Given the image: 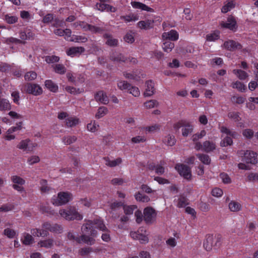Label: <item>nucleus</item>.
Segmentation results:
<instances>
[{"label":"nucleus","mask_w":258,"mask_h":258,"mask_svg":"<svg viewBox=\"0 0 258 258\" xmlns=\"http://www.w3.org/2000/svg\"><path fill=\"white\" fill-rule=\"evenodd\" d=\"M174 47V44L173 42H171L170 41H165L163 43L162 48L164 51L167 52H169L171 51L172 49Z\"/></svg>","instance_id":"nucleus-34"},{"label":"nucleus","mask_w":258,"mask_h":258,"mask_svg":"<svg viewBox=\"0 0 258 258\" xmlns=\"http://www.w3.org/2000/svg\"><path fill=\"white\" fill-rule=\"evenodd\" d=\"M108 112V109L106 107L101 106L100 107L95 115V117L97 118H100L104 116Z\"/></svg>","instance_id":"nucleus-37"},{"label":"nucleus","mask_w":258,"mask_h":258,"mask_svg":"<svg viewBox=\"0 0 258 258\" xmlns=\"http://www.w3.org/2000/svg\"><path fill=\"white\" fill-rule=\"evenodd\" d=\"M25 91L27 93L34 95H39L42 92V88L37 84L27 83L25 86Z\"/></svg>","instance_id":"nucleus-9"},{"label":"nucleus","mask_w":258,"mask_h":258,"mask_svg":"<svg viewBox=\"0 0 258 258\" xmlns=\"http://www.w3.org/2000/svg\"><path fill=\"white\" fill-rule=\"evenodd\" d=\"M40 161V158L38 156H32L28 159V162L30 165H33Z\"/></svg>","instance_id":"nucleus-64"},{"label":"nucleus","mask_w":258,"mask_h":258,"mask_svg":"<svg viewBox=\"0 0 258 258\" xmlns=\"http://www.w3.org/2000/svg\"><path fill=\"white\" fill-rule=\"evenodd\" d=\"M163 142L168 146H172L175 144L176 139L173 135L169 134L164 138Z\"/></svg>","instance_id":"nucleus-25"},{"label":"nucleus","mask_w":258,"mask_h":258,"mask_svg":"<svg viewBox=\"0 0 258 258\" xmlns=\"http://www.w3.org/2000/svg\"><path fill=\"white\" fill-rule=\"evenodd\" d=\"M229 208L232 212H238L241 209V205L237 202L232 201L229 204Z\"/></svg>","instance_id":"nucleus-26"},{"label":"nucleus","mask_w":258,"mask_h":258,"mask_svg":"<svg viewBox=\"0 0 258 258\" xmlns=\"http://www.w3.org/2000/svg\"><path fill=\"white\" fill-rule=\"evenodd\" d=\"M53 240L52 239H48L44 240H41L38 243L40 247H44L46 248H50L53 245Z\"/></svg>","instance_id":"nucleus-30"},{"label":"nucleus","mask_w":258,"mask_h":258,"mask_svg":"<svg viewBox=\"0 0 258 258\" xmlns=\"http://www.w3.org/2000/svg\"><path fill=\"white\" fill-rule=\"evenodd\" d=\"M146 88L144 92L145 97H151L153 96L155 92L154 83L152 80H148L146 82Z\"/></svg>","instance_id":"nucleus-13"},{"label":"nucleus","mask_w":258,"mask_h":258,"mask_svg":"<svg viewBox=\"0 0 258 258\" xmlns=\"http://www.w3.org/2000/svg\"><path fill=\"white\" fill-rule=\"evenodd\" d=\"M67 237L70 240H75L78 243L82 242L87 244L88 245H92L95 243V239L92 237L89 236L87 233H83L80 237H76L75 235L71 232L68 233Z\"/></svg>","instance_id":"nucleus-3"},{"label":"nucleus","mask_w":258,"mask_h":258,"mask_svg":"<svg viewBox=\"0 0 258 258\" xmlns=\"http://www.w3.org/2000/svg\"><path fill=\"white\" fill-rule=\"evenodd\" d=\"M40 189L43 193L48 192L50 190V187L47 186V182L45 179H41L40 181Z\"/></svg>","instance_id":"nucleus-38"},{"label":"nucleus","mask_w":258,"mask_h":258,"mask_svg":"<svg viewBox=\"0 0 258 258\" xmlns=\"http://www.w3.org/2000/svg\"><path fill=\"white\" fill-rule=\"evenodd\" d=\"M135 196L136 200L138 201L148 202L150 200V199L148 196L141 194L140 191L138 192Z\"/></svg>","instance_id":"nucleus-32"},{"label":"nucleus","mask_w":258,"mask_h":258,"mask_svg":"<svg viewBox=\"0 0 258 258\" xmlns=\"http://www.w3.org/2000/svg\"><path fill=\"white\" fill-rule=\"evenodd\" d=\"M220 130L222 133L226 134L227 135L232 136V137H235L237 135V133L236 132H233L228 128L224 126L221 127Z\"/></svg>","instance_id":"nucleus-54"},{"label":"nucleus","mask_w":258,"mask_h":258,"mask_svg":"<svg viewBox=\"0 0 258 258\" xmlns=\"http://www.w3.org/2000/svg\"><path fill=\"white\" fill-rule=\"evenodd\" d=\"M223 46L228 50L232 51L239 50L242 48V46L239 43L232 40L225 41Z\"/></svg>","instance_id":"nucleus-11"},{"label":"nucleus","mask_w":258,"mask_h":258,"mask_svg":"<svg viewBox=\"0 0 258 258\" xmlns=\"http://www.w3.org/2000/svg\"><path fill=\"white\" fill-rule=\"evenodd\" d=\"M6 43L8 44H11L12 43L15 44H25V42L20 39L15 38L14 37H10L6 40Z\"/></svg>","instance_id":"nucleus-45"},{"label":"nucleus","mask_w":258,"mask_h":258,"mask_svg":"<svg viewBox=\"0 0 258 258\" xmlns=\"http://www.w3.org/2000/svg\"><path fill=\"white\" fill-rule=\"evenodd\" d=\"M37 77V74L34 71L27 72L25 76V80L27 81H31L35 80Z\"/></svg>","instance_id":"nucleus-44"},{"label":"nucleus","mask_w":258,"mask_h":258,"mask_svg":"<svg viewBox=\"0 0 258 258\" xmlns=\"http://www.w3.org/2000/svg\"><path fill=\"white\" fill-rule=\"evenodd\" d=\"M59 60V57L56 55L51 56H46L45 57V60L47 63H54L58 62Z\"/></svg>","instance_id":"nucleus-53"},{"label":"nucleus","mask_w":258,"mask_h":258,"mask_svg":"<svg viewBox=\"0 0 258 258\" xmlns=\"http://www.w3.org/2000/svg\"><path fill=\"white\" fill-rule=\"evenodd\" d=\"M42 228L46 229L51 232L57 234H60L63 232V227L60 225L58 224H51L48 222L43 223Z\"/></svg>","instance_id":"nucleus-8"},{"label":"nucleus","mask_w":258,"mask_h":258,"mask_svg":"<svg viewBox=\"0 0 258 258\" xmlns=\"http://www.w3.org/2000/svg\"><path fill=\"white\" fill-rule=\"evenodd\" d=\"M192 131L193 125L186 120L182 129V135L183 137H187L189 134H191Z\"/></svg>","instance_id":"nucleus-18"},{"label":"nucleus","mask_w":258,"mask_h":258,"mask_svg":"<svg viewBox=\"0 0 258 258\" xmlns=\"http://www.w3.org/2000/svg\"><path fill=\"white\" fill-rule=\"evenodd\" d=\"M79 120L75 117H68L66 119V125L67 127H73L79 123Z\"/></svg>","instance_id":"nucleus-29"},{"label":"nucleus","mask_w":258,"mask_h":258,"mask_svg":"<svg viewBox=\"0 0 258 258\" xmlns=\"http://www.w3.org/2000/svg\"><path fill=\"white\" fill-rule=\"evenodd\" d=\"M232 87L233 88L237 89L240 92H245V91L246 90V87L244 85V84L239 81H236L234 83H233Z\"/></svg>","instance_id":"nucleus-35"},{"label":"nucleus","mask_w":258,"mask_h":258,"mask_svg":"<svg viewBox=\"0 0 258 258\" xmlns=\"http://www.w3.org/2000/svg\"><path fill=\"white\" fill-rule=\"evenodd\" d=\"M72 199V194L69 192H59L57 197L52 198L51 203L55 206H60L67 204Z\"/></svg>","instance_id":"nucleus-4"},{"label":"nucleus","mask_w":258,"mask_h":258,"mask_svg":"<svg viewBox=\"0 0 258 258\" xmlns=\"http://www.w3.org/2000/svg\"><path fill=\"white\" fill-rule=\"evenodd\" d=\"M22 121L17 123L16 124V126H13V127L10 128L7 131V133H8V134H11L14 132H17L18 131H20L22 128Z\"/></svg>","instance_id":"nucleus-48"},{"label":"nucleus","mask_w":258,"mask_h":258,"mask_svg":"<svg viewBox=\"0 0 258 258\" xmlns=\"http://www.w3.org/2000/svg\"><path fill=\"white\" fill-rule=\"evenodd\" d=\"M233 72L240 80H245L248 77L247 73L241 70H234Z\"/></svg>","instance_id":"nucleus-33"},{"label":"nucleus","mask_w":258,"mask_h":258,"mask_svg":"<svg viewBox=\"0 0 258 258\" xmlns=\"http://www.w3.org/2000/svg\"><path fill=\"white\" fill-rule=\"evenodd\" d=\"M85 221L86 223L82 226V233H87L89 236L92 237L93 239H95L97 235V231L95 229V228L103 231H108V229L103 221L100 219H94L93 221L88 220Z\"/></svg>","instance_id":"nucleus-1"},{"label":"nucleus","mask_w":258,"mask_h":258,"mask_svg":"<svg viewBox=\"0 0 258 258\" xmlns=\"http://www.w3.org/2000/svg\"><path fill=\"white\" fill-rule=\"evenodd\" d=\"M196 156L200 161L205 164H209L211 162V159L209 155L204 154H197Z\"/></svg>","instance_id":"nucleus-31"},{"label":"nucleus","mask_w":258,"mask_h":258,"mask_svg":"<svg viewBox=\"0 0 258 258\" xmlns=\"http://www.w3.org/2000/svg\"><path fill=\"white\" fill-rule=\"evenodd\" d=\"M59 213L61 217L68 220H80L83 219V216L79 213L74 207H71L67 209L60 210Z\"/></svg>","instance_id":"nucleus-2"},{"label":"nucleus","mask_w":258,"mask_h":258,"mask_svg":"<svg viewBox=\"0 0 258 258\" xmlns=\"http://www.w3.org/2000/svg\"><path fill=\"white\" fill-rule=\"evenodd\" d=\"M83 28L86 30H89L94 33L102 34L105 31V29L103 28L97 27L90 24H86Z\"/></svg>","instance_id":"nucleus-20"},{"label":"nucleus","mask_w":258,"mask_h":258,"mask_svg":"<svg viewBox=\"0 0 258 258\" xmlns=\"http://www.w3.org/2000/svg\"><path fill=\"white\" fill-rule=\"evenodd\" d=\"M109 59L117 63L127 62L128 59L123 54L116 51H112L109 55Z\"/></svg>","instance_id":"nucleus-10"},{"label":"nucleus","mask_w":258,"mask_h":258,"mask_svg":"<svg viewBox=\"0 0 258 258\" xmlns=\"http://www.w3.org/2000/svg\"><path fill=\"white\" fill-rule=\"evenodd\" d=\"M30 140L28 139L21 141L19 144L17 145V147L19 149L22 150H28V151H31L28 147V143Z\"/></svg>","instance_id":"nucleus-39"},{"label":"nucleus","mask_w":258,"mask_h":258,"mask_svg":"<svg viewBox=\"0 0 258 258\" xmlns=\"http://www.w3.org/2000/svg\"><path fill=\"white\" fill-rule=\"evenodd\" d=\"M54 71L59 74H64L66 72L65 67L62 64H56L53 67Z\"/></svg>","instance_id":"nucleus-36"},{"label":"nucleus","mask_w":258,"mask_h":258,"mask_svg":"<svg viewBox=\"0 0 258 258\" xmlns=\"http://www.w3.org/2000/svg\"><path fill=\"white\" fill-rule=\"evenodd\" d=\"M203 151L207 153H210L216 149V145L213 142L206 141L203 143Z\"/></svg>","instance_id":"nucleus-22"},{"label":"nucleus","mask_w":258,"mask_h":258,"mask_svg":"<svg viewBox=\"0 0 258 258\" xmlns=\"http://www.w3.org/2000/svg\"><path fill=\"white\" fill-rule=\"evenodd\" d=\"M219 38V32L218 31L215 32L213 33L207 35L206 39L208 41H212L217 40Z\"/></svg>","instance_id":"nucleus-46"},{"label":"nucleus","mask_w":258,"mask_h":258,"mask_svg":"<svg viewBox=\"0 0 258 258\" xmlns=\"http://www.w3.org/2000/svg\"><path fill=\"white\" fill-rule=\"evenodd\" d=\"M70 40L76 42H85L87 41V38L82 36L73 35L72 39Z\"/></svg>","instance_id":"nucleus-60"},{"label":"nucleus","mask_w":258,"mask_h":258,"mask_svg":"<svg viewBox=\"0 0 258 258\" xmlns=\"http://www.w3.org/2000/svg\"><path fill=\"white\" fill-rule=\"evenodd\" d=\"M22 242L25 245H30L33 243L34 238L32 236L29 234H26L24 236V238L21 239Z\"/></svg>","instance_id":"nucleus-40"},{"label":"nucleus","mask_w":258,"mask_h":258,"mask_svg":"<svg viewBox=\"0 0 258 258\" xmlns=\"http://www.w3.org/2000/svg\"><path fill=\"white\" fill-rule=\"evenodd\" d=\"M159 105V102L156 100H150L144 103L145 107L147 109H150L157 107Z\"/></svg>","instance_id":"nucleus-43"},{"label":"nucleus","mask_w":258,"mask_h":258,"mask_svg":"<svg viewBox=\"0 0 258 258\" xmlns=\"http://www.w3.org/2000/svg\"><path fill=\"white\" fill-rule=\"evenodd\" d=\"M228 117L233 119L235 121H238L241 120L239 116V113L237 112H230L228 114Z\"/></svg>","instance_id":"nucleus-50"},{"label":"nucleus","mask_w":258,"mask_h":258,"mask_svg":"<svg viewBox=\"0 0 258 258\" xmlns=\"http://www.w3.org/2000/svg\"><path fill=\"white\" fill-rule=\"evenodd\" d=\"M123 76L127 79H132L136 81H138L140 79V77L134 73H128L127 72L123 73Z\"/></svg>","instance_id":"nucleus-57"},{"label":"nucleus","mask_w":258,"mask_h":258,"mask_svg":"<svg viewBox=\"0 0 258 258\" xmlns=\"http://www.w3.org/2000/svg\"><path fill=\"white\" fill-rule=\"evenodd\" d=\"M144 220L148 224L153 223L154 220L156 217V213L155 209L151 207H148L144 210Z\"/></svg>","instance_id":"nucleus-6"},{"label":"nucleus","mask_w":258,"mask_h":258,"mask_svg":"<svg viewBox=\"0 0 258 258\" xmlns=\"http://www.w3.org/2000/svg\"><path fill=\"white\" fill-rule=\"evenodd\" d=\"M12 180L15 183L23 185L25 183V180L21 177L18 176H13L12 177Z\"/></svg>","instance_id":"nucleus-61"},{"label":"nucleus","mask_w":258,"mask_h":258,"mask_svg":"<svg viewBox=\"0 0 258 258\" xmlns=\"http://www.w3.org/2000/svg\"><path fill=\"white\" fill-rule=\"evenodd\" d=\"M214 237L213 235L208 234L206 236L204 242V247L207 251H210L213 246H215L214 242Z\"/></svg>","instance_id":"nucleus-14"},{"label":"nucleus","mask_w":258,"mask_h":258,"mask_svg":"<svg viewBox=\"0 0 258 258\" xmlns=\"http://www.w3.org/2000/svg\"><path fill=\"white\" fill-rule=\"evenodd\" d=\"M162 36L164 39L176 41L178 39V33L175 30H172L168 32L163 33Z\"/></svg>","instance_id":"nucleus-16"},{"label":"nucleus","mask_w":258,"mask_h":258,"mask_svg":"<svg viewBox=\"0 0 258 258\" xmlns=\"http://www.w3.org/2000/svg\"><path fill=\"white\" fill-rule=\"evenodd\" d=\"M103 37L107 39L106 44L110 46H116L118 44V40L116 39L113 38L111 35L109 33H105L103 35Z\"/></svg>","instance_id":"nucleus-23"},{"label":"nucleus","mask_w":258,"mask_h":258,"mask_svg":"<svg viewBox=\"0 0 258 258\" xmlns=\"http://www.w3.org/2000/svg\"><path fill=\"white\" fill-rule=\"evenodd\" d=\"M92 251V248L91 247H84L79 250V253L81 255L85 256L88 255L89 253Z\"/></svg>","instance_id":"nucleus-58"},{"label":"nucleus","mask_w":258,"mask_h":258,"mask_svg":"<svg viewBox=\"0 0 258 258\" xmlns=\"http://www.w3.org/2000/svg\"><path fill=\"white\" fill-rule=\"evenodd\" d=\"M77 139L75 136H66L62 138V141L65 145H69L76 142Z\"/></svg>","instance_id":"nucleus-27"},{"label":"nucleus","mask_w":258,"mask_h":258,"mask_svg":"<svg viewBox=\"0 0 258 258\" xmlns=\"http://www.w3.org/2000/svg\"><path fill=\"white\" fill-rule=\"evenodd\" d=\"M14 208L13 204H5L0 207V212H7L12 210Z\"/></svg>","instance_id":"nucleus-52"},{"label":"nucleus","mask_w":258,"mask_h":258,"mask_svg":"<svg viewBox=\"0 0 258 258\" xmlns=\"http://www.w3.org/2000/svg\"><path fill=\"white\" fill-rule=\"evenodd\" d=\"M118 87L121 90L128 89L131 87V84L128 83L126 81H121L117 84Z\"/></svg>","instance_id":"nucleus-55"},{"label":"nucleus","mask_w":258,"mask_h":258,"mask_svg":"<svg viewBox=\"0 0 258 258\" xmlns=\"http://www.w3.org/2000/svg\"><path fill=\"white\" fill-rule=\"evenodd\" d=\"M220 177L224 183H230L231 182V179L228 175L225 173H221Z\"/></svg>","instance_id":"nucleus-63"},{"label":"nucleus","mask_w":258,"mask_h":258,"mask_svg":"<svg viewBox=\"0 0 258 258\" xmlns=\"http://www.w3.org/2000/svg\"><path fill=\"white\" fill-rule=\"evenodd\" d=\"M131 5L132 7L135 9H141L142 10L146 11L148 12H154V10L153 9L140 2H132L131 3Z\"/></svg>","instance_id":"nucleus-21"},{"label":"nucleus","mask_w":258,"mask_h":258,"mask_svg":"<svg viewBox=\"0 0 258 258\" xmlns=\"http://www.w3.org/2000/svg\"><path fill=\"white\" fill-rule=\"evenodd\" d=\"M4 232V234L10 238H13L16 234V232L14 230L8 228L5 229Z\"/></svg>","instance_id":"nucleus-59"},{"label":"nucleus","mask_w":258,"mask_h":258,"mask_svg":"<svg viewBox=\"0 0 258 258\" xmlns=\"http://www.w3.org/2000/svg\"><path fill=\"white\" fill-rule=\"evenodd\" d=\"M5 20L7 23L12 24L16 23L18 21V17L15 16H10L6 15L5 16Z\"/></svg>","instance_id":"nucleus-47"},{"label":"nucleus","mask_w":258,"mask_h":258,"mask_svg":"<svg viewBox=\"0 0 258 258\" xmlns=\"http://www.w3.org/2000/svg\"><path fill=\"white\" fill-rule=\"evenodd\" d=\"M175 168L179 174L187 180H190L191 173L190 168L186 165L183 164H177Z\"/></svg>","instance_id":"nucleus-5"},{"label":"nucleus","mask_w":258,"mask_h":258,"mask_svg":"<svg viewBox=\"0 0 258 258\" xmlns=\"http://www.w3.org/2000/svg\"><path fill=\"white\" fill-rule=\"evenodd\" d=\"M45 87L51 92H56L58 90V86L51 80H48L45 82Z\"/></svg>","instance_id":"nucleus-28"},{"label":"nucleus","mask_w":258,"mask_h":258,"mask_svg":"<svg viewBox=\"0 0 258 258\" xmlns=\"http://www.w3.org/2000/svg\"><path fill=\"white\" fill-rule=\"evenodd\" d=\"M242 134L246 138L251 139L253 136L254 132L252 130L245 129L243 131Z\"/></svg>","instance_id":"nucleus-62"},{"label":"nucleus","mask_w":258,"mask_h":258,"mask_svg":"<svg viewBox=\"0 0 258 258\" xmlns=\"http://www.w3.org/2000/svg\"><path fill=\"white\" fill-rule=\"evenodd\" d=\"M187 199L183 195H180L178 200L177 206L178 208H182L188 205Z\"/></svg>","instance_id":"nucleus-41"},{"label":"nucleus","mask_w":258,"mask_h":258,"mask_svg":"<svg viewBox=\"0 0 258 258\" xmlns=\"http://www.w3.org/2000/svg\"><path fill=\"white\" fill-rule=\"evenodd\" d=\"M85 50V48L83 47H72L67 50V53L68 55L74 56L81 54Z\"/></svg>","instance_id":"nucleus-17"},{"label":"nucleus","mask_w":258,"mask_h":258,"mask_svg":"<svg viewBox=\"0 0 258 258\" xmlns=\"http://www.w3.org/2000/svg\"><path fill=\"white\" fill-rule=\"evenodd\" d=\"M241 155H243L242 161L246 163L255 164L257 163L256 154L253 152L241 151L239 153Z\"/></svg>","instance_id":"nucleus-7"},{"label":"nucleus","mask_w":258,"mask_h":258,"mask_svg":"<svg viewBox=\"0 0 258 258\" xmlns=\"http://www.w3.org/2000/svg\"><path fill=\"white\" fill-rule=\"evenodd\" d=\"M221 25L222 27L232 31H235L237 27L235 19L233 16H229L227 19V22H223Z\"/></svg>","instance_id":"nucleus-12"},{"label":"nucleus","mask_w":258,"mask_h":258,"mask_svg":"<svg viewBox=\"0 0 258 258\" xmlns=\"http://www.w3.org/2000/svg\"><path fill=\"white\" fill-rule=\"evenodd\" d=\"M103 159L106 162V165L111 167H113L117 165H118L122 162V160L120 158H118L114 160L111 161L110 160L109 158L108 157H105L103 158Z\"/></svg>","instance_id":"nucleus-24"},{"label":"nucleus","mask_w":258,"mask_h":258,"mask_svg":"<svg viewBox=\"0 0 258 258\" xmlns=\"http://www.w3.org/2000/svg\"><path fill=\"white\" fill-rule=\"evenodd\" d=\"M137 208V206L136 205L126 206L123 205V209L124 213L126 215H131L133 213V211Z\"/></svg>","instance_id":"nucleus-42"},{"label":"nucleus","mask_w":258,"mask_h":258,"mask_svg":"<svg viewBox=\"0 0 258 258\" xmlns=\"http://www.w3.org/2000/svg\"><path fill=\"white\" fill-rule=\"evenodd\" d=\"M128 90L130 93L132 94L135 97H138L140 95V91L139 88L136 87H133L131 85Z\"/></svg>","instance_id":"nucleus-56"},{"label":"nucleus","mask_w":258,"mask_h":258,"mask_svg":"<svg viewBox=\"0 0 258 258\" xmlns=\"http://www.w3.org/2000/svg\"><path fill=\"white\" fill-rule=\"evenodd\" d=\"M134 33L132 32H128L124 36L123 39L126 42L132 43L134 42L135 39Z\"/></svg>","instance_id":"nucleus-51"},{"label":"nucleus","mask_w":258,"mask_h":258,"mask_svg":"<svg viewBox=\"0 0 258 258\" xmlns=\"http://www.w3.org/2000/svg\"><path fill=\"white\" fill-rule=\"evenodd\" d=\"M95 99L97 102H100L104 104H107L109 102V99L106 94L103 91L97 92L95 95Z\"/></svg>","instance_id":"nucleus-15"},{"label":"nucleus","mask_w":258,"mask_h":258,"mask_svg":"<svg viewBox=\"0 0 258 258\" xmlns=\"http://www.w3.org/2000/svg\"><path fill=\"white\" fill-rule=\"evenodd\" d=\"M120 19L124 20L126 22L131 21H135L138 19V18L136 16H134L133 14H131L126 16H122L120 17Z\"/></svg>","instance_id":"nucleus-49"},{"label":"nucleus","mask_w":258,"mask_h":258,"mask_svg":"<svg viewBox=\"0 0 258 258\" xmlns=\"http://www.w3.org/2000/svg\"><path fill=\"white\" fill-rule=\"evenodd\" d=\"M154 23V21L152 20L141 21L138 22V26L141 29L147 30L153 27Z\"/></svg>","instance_id":"nucleus-19"}]
</instances>
